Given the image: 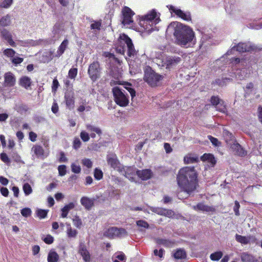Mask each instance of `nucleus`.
I'll return each mask as SVG.
<instances>
[{
    "label": "nucleus",
    "mask_w": 262,
    "mask_h": 262,
    "mask_svg": "<svg viewBox=\"0 0 262 262\" xmlns=\"http://www.w3.org/2000/svg\"><path fill=\"white\" fill-rule=\"evenodd\" d=\"M11 16L9 14L3 16L0 19V26L7 27L9 26L11 23Z\"/></svg>",
    "instance_id": "nucleus-34"
},
{
    "label": "nucleus",
    "mask_w": 262,
    "mask_h": 262,
    "mask_svg": "<svg viewBox=\"0 0 262 262\" xmlns=\"http://www.w3.org/2000/svg\"><path fill=\"white\" fill-rule=\"evenodd\" d=\"M94 200L87 196H83L80 199V203L87 210H90L94 206Z\"/></svg>",
    "instance_id": "nucleus-20"
},
{
    "label": "nucleus",
    "mask_w": 262,
    "mask_h": 262,
    "mask_svg": "<svg viewBox=\"0 0 262 262\" xmlns=\"http://www.w3.org/2000/svg\"><path fill=\"white\" fill-rule=\"evenodd\" d=\"M72 171L75 173H79L81 171V167L79 165H76L75 163L71 164Z\"/></svg>",
    "instance_id": "nucleus-57"
},
{
    "label": "nucleus",
    "mask_w": 262,
    "mask_h": 262,
    "mask_svg": "<svg viewBox=\"0 0 262 262\" xmlns=\"http://www.w3.org/2000/svg\"><path fill=\"white\" fill-rule=\"evenodd\" d=\"M137 175L142 180H147L150 179L152 175V172L150 169L138 170Z\"/></svg>",
    "instance_id": "nucleus-21"
},
{
    "label": "nucleus",
    "mask_w": 262,
    "mask_h": 262,
    "mask_svg": "<svg viewBox=\"0 0 262 262\" xmlns=\"http://www.w3.org/2000/svg\"><path fill=\"white\" fill-rule=\"evenodd\" d=\"M82 164L89 168L92 167V162L89 159L85 158L82 159Z\"/></svg>",
    "instance_id": "nucleus-61"
},
{
    "label": "nucleus",
    "mask_w": 262,
    "mask_h": 262,
    "mask_svg": "<svg viewBox=\"0 0 262 262\" xmlns=\"http://www.w3.org/2000/svg\"><path fill=\"white\" fill-rule=\"evenodd\" d=\"M77 68H72L71 69L68 73L69 77L71 79H75L77 74Z\"/></svg>",
    "instance_id": "nucleus-54"
},
{
    "label": "nucleus",
    "mask_w": 262,
    "mask_h": 262,
    "mask_svg": "<svg viewBox=\"0 0 262 262\" xmlns=\"http://www.w3.org/2000/svg\"><path fill=\"white\" fill-rule=\"evenodd\" d=\"M136 224L138 227H142L145 229H148L149 228V224L148 223L144 220H138L136 222Z\"/></svg>",
    "instance_id": "nucleus-46"
},
{
    "label": "nucleus",
    "mask_w": 262,
    "mask_h": 262,
    "mask_svg": "<svg viewBox=\"0 0 262 262\" xmlns=\"http://www.w3.org/2000/svg\"><path fill=\"white\" fill-rule=\"evenodd\" d=\"M138 170L134 167H125L123 168L124 176L131 181H134V178L137 175Z\"/></svg>",
    "instance_id": "nucleus-18"
},
{
    "label": "nucleus",
    "mask_w": 262,
    "mask_h": 262,
    "mask_svg": "<svg viewBox=\"0 0 262 262\" xmlns=\"http://www.w3.org/2000/svg\"><path fill=\"white\" fill-rule=\"evenodd\" d=\"M181 61V58L177 56H168L164 57L161 61L159 66L170 69L176 67Z\"/></svg>",
    "instance_id": "nucleus-7"
},
{
    "label": "nucleus",
    "mask_w": 262,
    "mask_h": 262,
    "mask_svg": "<svg viewBox=\"0 0 262 262\" xmlns=\"http://www.w3.org/2000/svg\"><path fill=\"white\" fill-rule=\"evenodd\" d=\"M4 85L6 87H12L16 83V78L14 75L8 72L4 75Z\"/></svg>",
    "instance_id": "nucleus-16"
},
{
    "label": "nucleus",
    "mask_w": 262,
    "mask_h": 262,
    "mask_svg": "<svg viewBox=\"0 0 262 262\" xmlns=\"http://www.w3.org/2000/svg\"><path fill=\"white\" fill-rule=\"evenodd\" d=\"M81 146V142L78 137H75L73 142V148L77 150Z\"/></svg>",
    "instance_id": "nucleus-43"
},
{
    "label": "nucleus",
    "mask_w": 262,
    "mask_h": 262,
    "mask_svg": "<svg viewBox=\"0 0 262 262\" xmlns=\"http://www.w3.org/2000/svg\"><path fill=\"white\" fill-rule=\"evenodd\" d=\"M125 39L124 38H122V35L120 36L119 38V40L118 41V44L116 46V51L117 53L124 54V52L126 50V44H124V42Z\"/></svg>",
    "instance_id": "nucleus-24"
},
{
    "label": "nucleus",
    "mask_w": 262,
    "mask_h": 262,
    "mask_svg": "<svg viewBox=\"0 0 262 262\" xmlns=\"http://www.w3.org/2000/svg\"><path fill=\"white\" fill-rule=\"evenodd\" d=\"M232 62L235 63V66L232 72L229 74L231 78L235 77L237 80H242L249 77L252 70L251 63L248 60L235 58L232 59Z\"/></svg>",
    "instance_id": "nucleus-4"
},
{
    "label": "nucleus",
    "mask_w": 262,
    "mask_h": 262,
    "mask_svg": "<svg viewBox=\"0 0 262 262\" xmlns=\"http://www.w3.org/2000/svg\"><path fill=\"white\" fill-rule=\"evenodd\" d=\"M249 28L253 29L258 30L262 28V23H253L249 24Z\"/></svg>",
    "instance_id": "nucleus-58"
},
{
    "label": "nucleus",
    "mask_w": 262,
    "mask_h": 262,
    "mask_svg": "<svg viewBox=\"0 0 262 262\" xmlns=\"http://www.w3.org/2000/svg\"><path fill=\"white\" fill-rule=\"evenodd\" d=\"M90 78L93 81H96L100 77L101 68L98 61H95L91 63L88 71Z\"/></svg>",
    "instance_id": "nucleus-10"
},
{
    "label": "nucleus",
    "mask_w": 262,
    "mask_h": 262,
    "mask_svg": "<svg viewBox=\"0 0 262 262\" xmlns=\"http://www.w3.org/2000/svg\"><path fill=\"white\" fill-rule=\"evenodd\" d=\"M80 136L82 140L84 142L89 141L90 138L89 134L83 130L80 133Z\"/></svg>",
    "instance_id": "nucleus-50"
},
{
    "label": "nucleus",
    "mask_w": 262,
    "mask_h": 262,
    "mask_svg": "<svg viewBox=\"0 0 262 262\" xmlns=\"http://www.w3.org/2000/svg\"><path fill=\"white\" fill-rule=\"evenodd\" d=\"M13 3V0H4L0 4V7L8 8Z\"/></svg>",
    "instance_id": "nucleus-51"
},
{
    "label": "nucleus",
    "mask_w": 262,
    "mask_h": 262,
    "mask_svg": "<svg viewBox=\"0 0 262 262\" xmlns=\"http://www.w3.org/2000/svg\"><path fill=\"white\" fill-rule=\"evenodd\" d=\"M222 256L223 253L221 251H217L212 253L210 256V258L212 260L217 261L222 257Z\"/></svg>",
    "instance_id": "nucleus-41"
},
{
    "label": "nucleus",
    "mask_w": 262,
    "mask_h": 262,
    "mask_svg": "<svg viewBox=\"0 0 262 262\" xmlns=\"http://www.w3.org/2000/svg\"><path fill=\"white\" fill-rule=\"evenodd\" d=\"M166 33L169 35L173 34L177 43L183 47H192L196 42L193 30L178 21L171 23L167 27Z\"/></svg>",
    "instance_id": "nucleus-1"
},
{
    "label": "nucleus",
    "mask_w": 262,
    "mask_h": 262,
    "mask_svg": "<svg viewBox=\"0 0 262 262\" xmlns=\"http://www.w3.org/2000/svg\"><path fill=\"white\" fill-rule=\"evenodd\" d=\"M203 161H207L211 166H214L216 163V160L213 155L211 154H204L201 158Z\"/></svg>",
    "instance_id": "nucleus-28"
},
{
    "label": "nucleus",
    "mask_w": 262,
    "mask_h": 262,
    "mask_svg": "<svg viewBox=\"0 0 262 262\" xmlns=\"http://www.w3.org/2000/svg\"><path fill=\"white\" fill-rule=\"evenodd\" d=\"M115 102L121 106H126L129 102L128 98L125 94V91L119 86H115L112 89Z\"/></svg>",
    "instance_id": "nucleus-6"
},
{
    "label": "nucleus",
    "mask_w": 262,
    "mask_h": 262,
    "mask_svg": "<svg viewBox=\"0 0 262 262\" xmlns=\"http://www.w3.org/2000/svg\"><path fill=\"white\" fill-rule=\"evenodd\" d=\"M173 257L177 259H184L186 257V253L184 250L179 249L173 253Z\"/></svg>",
    "instance_id": "nucleus-32"
},
{
    "label": "nucleus",
    "mask_w": 262,
    "mask_h": 262,
    "mask_svg": "<svg viewBox=\"0 0 262 262\" xmlns=\"http://www.w3.org/2000/svg\"><path fill=\"white\" fill-rule=\"evenodd\" d=\"M139 24L141 27L140 32L150 33L154 31L159 30L157 25L160 21V13L157 10L153 9L149 11L146 14L139 16Z\"/></svg>",
    "instance_id": "nucleus-3"
},
{
    "label": "nucleus",
    "mask_w": 262,
    "mask_h": 262,
    "mask_svg": "<svg viewBox=\"0 0 262 262\" xmlns=\"http://www.w3.org/2000/svg\"><path fill=\"white\" fill-rule=\"evenodd\" d=\"M192 208L195 211L212 212L214 210V209L213 207L206 205L201 203L198 204L196 205L192 206Z\"/></svg>",
    "instance_id": "nucleus-22"
},
{
    "label": "nucleus",
    "mask_w": 262,
    "mask_h": 262,
    "mask_svg": "<svg viewBox=\"0 0 262 262\" xmlns=\"http://www.w3.org/2000/svg\"><path fill=\"white\" fill-rule=\"evenodd\" d=\"M86 129L90 132H95L99 136H100L102 134V131L101 129L97 126L91 125L90 124H88L86 125Z\"/></svg>",
    "instance_id": "nucleus-36"
},
{
    "label": "nucleus",
    "mask_w": 262,
    "mask_h": 262,
    "mask_svg": "<svg viewBox=\"0 0 262 262\" xmlns=\"http://www.w3.org/2000/svg\"><path fill=\"white\" fill-rule=\"evenodd\" d=\"M64 98L67 108L70 110H73L75 106L74 92L72 91L66 92Z\"/></svg>",
    "instance_id": "nucleus-14"
},
{
    "label": "nucleus",
    "mask_w": 262,
    "mask_h": 262,
    "mask_svg": "<svg viewBox=\"0 0 262 262\" xmlns=\"http://www.w3.org/2000/svg\"><path fill=\"white\" fill-rule=\"evenodd\" d=\"M107 161L108 165H110L114 169L119 168L120 163L115 155H108L107 157Z\"/></svg>",
    "instance_id": "nucleus-19"
},
{
    "label": "nucleus",
    "mask_w": 262,
    "mask_h": 262,
    "mask_svg": "<svg viewBox=\"0 0 262 262\" xmlns=\"http://www.w3.org/2000/svg\"><path fill=\"white\" fill-rule=\"evenodd\" d=\"M122 38H124L125 41L124 44H126V48L127 49V54L129 57L134 56L136 54V51L134 48L133 43L131 39L128 37L127 35L123 34L122 35Z\"/></svg>",
    "instance_id": "nucleus-15"
},
{
    "label": "nucleus",
    "mask_w": 262,
    "mask_h": 262,
    "mask_svg": "<svg viewBox=\"0 0 262 262\" xmlns=\"http://www.w3.org/2000/svg\"><path fill=\"white\" fill-rule=\"evenodd\" d=\"M59 175L64 176L67 172V167L64 165H60L58 167Z\"/></svg>",
    "instance_id": "nucleus-49"
},
{
    "label": "nucleus",
    "mask_w": 262,
    "mask_h": 262,
    "mask_svg": "<svg viewBox=\"0 0 262 262\" xmlns=\"http://www.w3.org/2000/svg\"><path fill=\"white\" fill-rule=\"evenodd\" d=\"M254 50L253 46H251L250 43H239L236 46H234L232 47L231 51L227 52L228 54H230L232 50H236L239 52H249Z\"/></svg>",
    "instance_id": "nucleus-13"
},
{
    "label": "nucleus",
    "mask_w": 262,
    "mask_h": 262,
    "mask_svg": "<svg viewBox=\"0 0 262 262\" xmlns=\"http://www.w3.org/2000/svg\"><path fill=\"white\" fill-rule=\"evenodd\" d=\"M231 148L237 155L239 156H244L247 154L246 151L237 143L233 144L231 145Z\"/></svg>",
    "instance_id": "nucleus-25"
},
{
    "label": "nucleus",
    "mask_w": 262,
    "mask_h": 262,
    "mask_svg": "<svg viewBox=\"0 0 262 262\" xmlns=\"http://www.w3.org/2000/svg\"><path fill=\"white\" fill-rule=\"evenodd\" d=\"M23 189L26 195H29L32 192V187L28 183H26L23 185Z\"/></svg>",
    "instance_id": "nucleus-40"
},
{
    "label": "nucleus",
    "mask_w": 262,
    "mask_h": 262,
    "mask_svg": "<svg viewBox=\"0 0 262 262\" xmlns=\"http://www.w3.org/2000/svg\"><path fill=\"white\" fill-rule=\"evenodd\" d=\"M91 110V107L90 106H85L79 105V106L77 108V111L79 113L83 112L84 111L89 112Z\"/></svg>",
    "instance_id": "nucleus-59"
},
{
    "label": "nucleus",
    "mask_w": 262,
    "mask_h": 262,
    "mask_svg": "<svg viewBox=\"0 0 262 262\" xmlns=\"http://www.w3.org/2000/svg\"><path fill=\"white\" fill-rule=\"evenodd\" d=\"M241 258L243 262H257V260L252 255L243 252L241 255Z\"/></svg>",
    "instance_id": "nucleus-29"
},
{
    "label": "nucleus",
    "mask_w": 262,
    "mask_h": 262,
    "mask_svg": "<svg viewBox=\"0 0 262 262\" xmlns=\"http://www.w3.org/2000/svg\"><path fill=\"white\" fill-rule=\"evenodd\" d=\"M254 89V84L252 82H249L248 83L245 88V91L246 94H249L250 93H251Z\"/></svg>",
    "instance_id": "nucleus-53"
},
{
    "label": "nucleus",
    "mask_w": 262,
    "mask_h": 262,
    "mask_svg": "<svg viewBox=\"0 0 262 262\" xmlns=\"http://www.w3.org/2000/svg\"><path fill=\"white\" fill-rule=\"evenodd\" d=\"M100 148V145L97 143H93L90 144L88 148L89 150L97 151Z\"/></svg>",
    "instance_id": "nucleus-60"
},
{
    "label": "nucleus",
    "mask_w": 262,
    "mask_h": 262,
    "mask_svg": "<svg viewBox=\"0 0 262 262\" xmlns=\"http://www.w3.org/2000/svg\"><path fill=\"white\" fill-rule=\"evenodd\" d=\"M179 186L187 194L193 192L198 184L197 173L194 167H185L181 168L177 175Z\"/></svg>",
    "instance_id": "nucleus-2"
},
{
    "label": "nucleus",
    "mask_w": 262,
    "mask_h": 262,
    "mask_svg": "<svg viewBox=\"0 0 262 262\" xmlns=\"http://www.w3.org/2000/svg\"><path fill=\"white\" fill-rule=\"evenodd\" d=\"M23 60H24V59L23 58H20L19 57H14V56L11 59L12 62L16 66L21 63L23 61Z\"/></svg>",
    "instance_id": "nucleus-62"
},
{
    "label": "nucleus",
    "mask_w": 262,
    "mask_h": 262,
    "mask_svg": "<svg viewBox=\"0 0 262 262\" xmlns=\"http://www.w3.org/2000/svg\"><path fill=\"white\" fill-rule=\"evenodd\" d=\"M122 24L127 27H132L133 26L134 21L133 16L135 13L130 8L124 6L122 9Z\"/></svg>",
    "instance_id": "nucleus-8"
},
{
    "label": "nucleus",
    "mask_w": 262,
    "mask_h": 262,
    "mask_svg": "<svg viewBox=\"0 0 262 262\" xmlns=\"http://www.w3.org/2000/svg\"><path fill=\"white\" fill-rule=\"evenodd\" d=\"M59 259L58 254L54 251H50L48 255V262H57Z\"/></svg>",
    "instance_id": "nucleus-35"
},
{
    "label": "nucleus",
    "mask_w": 262,
    "mask_h": 262,
    "mask_svg": "<svg viewBox=\"0 0 262 262\" xmlns=\"http://www.w3.org/2000/svg\"><path fill=\"white\" fill-rule=\"evenodd\" d=\"M198 30L202 34L199 48L202 49H206L212 43V34L204 29H198Z\"/></svg>",
    "instance_id": "nucleus-11"
},
{
    "label": "nucleus",
    "mask_w": 262,
    "mask_h": 262,
    "mask_svg": "<svg viewBox=\"0 0 262 262\" xmlns=\"http://www.w3.org/2000/svg\"><path fill=\"white\" fill-rule=\"evenodd\" d=\"M73 222L75 226L78 228H80L82 225V222L79 217L75 216L74 219H73Z\"/></svg>",
    "instance_id": "nucleus-56"
},
{
    "label": "nucleus",
    "mask_w": 262,
    "mask_h": 262,
    "mask_svg": "<svg viewBox=\"0 0 262 262\" xmlns=\"http://www.w3.org/2000/svg\"><path fill=\"white\" fill-rule=\"evenodd\" d=\"M127 234V232L124 229L111 227L108 228L104 233V235L109 238H114L116 237H121Z\"/></svg>",
    "instance_id": "nucleus-12"
},
{
    "label": "nucleus",
    "mask_w": 262,
    "mask_h": 262,
    "mask_svg": "<svg viewBox=\"0 0 262 262\" xmlns=\"http://www.w3.org/2000/svg\"><path fill=\"white\" fill-rule=\"evenodd\" d=\"M171 15L181 18L184 20L189 21L191 20V14L189 11H184L179 8L169 5L167 6Z\"/></svg>",
    "instance_id": "nucleus-9"
},
{
    "label": "nucleus",
    "mask_w": 262,
    "mask_h": 262,
    "mask_svg": "<svg viewBox=\"0 0 262 262\" xmlns=\"http://www.w3.org/2000/svg\"><path fill=\"white\" fill-rule=\"evenodd\" d=\"M221 100L217 96H212L211 98V102L215 106L218 105Z\"/></svg>",
    "instance_id": "nucleus-64"
},
{
    "label": "nucleus",
    "mask_w": 262,
    "mask_h": 262,
    "mask_svg": "<svg viewBox=\"0 0 262 262\" xmlns=\"http://www.w3.org/2000/svg\"><path fill=\"white\" fill-rule=\"evenodd\" d=\"M67 235L70 238L75 237L77 234V231L75 229H73L71 227L70 224H67Z\"/></svg>",
    "instance_id": "nucleus-37"
},
{
    "label": "nucleus",
    "mask_w": 262,
    "mask_h": 262,
    "mask_svg": "<svg viewBox=\"0 0 262 262\" xmlns=\"http://www.w3.org/2000/svg\"><path fill=\"white\" fill-rule=\"evenodd\" d=\"M1 34L2 38L7 41L11 47H15L16 43L12 39V35L11 32L6 29H3L1 31Z\"/></svg>",
    "instance_id": "nucleus-17"
},
{
    "label": "nucleus",
    "mask_w": 262,
    "mask_h": 262,
    "mask_svg": "<svg viewBox=\"0 0 262 262\" xmlns=\"http://www.w3.org/2000/svg\"><path fill=\"white\" fill-rule=\"evenodd\" d=\"M75 207V204L74 203H70L69 204L65 205L61 209V216L63 218L66 217L69 211Z\"/></svg>",
    "instance_id": "nucleus-31"
},
{
    "label": "nucleus",
    "mask_w": 262,
    "mask_h": 262,
    "mask_svg": "<svg viewBox=\"0 0 262 262\" xmlns=\"http://www.w3.org/2000/svg\"><path fill=\"white\" fill-rule=\"evenodd\" d=\"M199 161L198 157L191 154L186 155L184 158V163L186 164L195 163Z\"/></svg>",
    "instance_id": "nucleus-33"
},
{
    "label": "nucleus",
    "mask_w": 262,
    "mask_h": 262,
    "mask_svg": "<svg viewBox=\"0 0 262 262\" xmlns=\"http://www.w3.org/2000/svg\"><path fill=\"white\" fill-rule=\"evenodd\" d=\"M230 78H217L215 80L214 83L219 85V86H223L226 84V81L228 80H230ZM232 79V78H231Z\"/></svg>",
    "instance_id": "nucleus-45"
},
{
    "label": "nucleus",
    "mask_w": 262,
    "mask_h": 262,
    "mask_svg": "<svg viewBox=\"0 0 262 262\" xmlns=\"http://www.w3.org/2000/svg\"><path fill=\"white\" fill-rule=\"evenodd\" d=\"M156 243L160 245H163L166 247H171L173 246L174 242L168 239L158 238L156 239Z\"/></svg>",
    "instance_id": "nucleus-26"
},
{
    "label": "nucleus",
    "mask_w": 262,
    "mask_h": 262,
    "mask_svg": "<svg viewBox=\"0 0 262 262\" xmlns=\"http://www.w3.org/2000/svg\"><path fill=\"white\" fill-rule=\"evenodd\" d=\"M101 23L100 21H94L91 25V29L92 30H96L99 31L101 29Z\"/></svg>",
    "instance_id": "nucleus-48"
},
{
    "label": "nucleus",
    "mask_w": 262,
    "mask_h": 262,
    "mask_svg": "<svg viewBox=\"0 0 262 262\" xmlns=\"http://www.w3.org/2000/svg\"><path fill=\"white\" fill-rule=\"evenodd\" d=\"M163 78L162 75L156 73L151 67L147 66L145 68L144 80L150 86L154 87L159 85Z\"/></svg>",
    "instance_id": "nucleus-5"
},
{
    "label": "nucleus",
    "mask_w": 262,
    "mask_h": 262,
    "mask_svg": "<svg viewBox=\"0 0 262 262\" xmlns=\"http://www.w3.org/2000/svg\"><path fill=\"white\" fill-rule=\"evenodd\" d=\"M216 110L218 111L226 113L227 112V108L224 102L222 100L218 105L215 106Z\"/></svg>",
    "instance_id": "nucleus-39"
},
{
    "label": "nucleus",
    "mask_w": 262,
    "mask_h": 262,
    "mask_svg": "<svg viewBox=\"0 0 262 262\" xmlns=\"http://www.w3.org/2000/svg\"><path fill=\"white\" fill-rule=\"evenodd\" d=\"M235 239L238 242L242 244L246 245L249 243V241L248 240V236L236 234Z\"/></svg>",
    "instance_id": "nucleus-38"
},
{
    "label": "nucleus",
    "mask_w": 262,
    "mask_h": 262,
    "mask_svg": "<svg viewBox=\"0 0 262 262\" xmlns=\"http://www.w3.org/2000/svg\"><path fill=\"white\" fill-rule=\"evenodd\" d=\"M131 86V84L127 83L125 86V88L129 92L132 98L133 99L136 96V91Z\"/></svg>",
    "instance_id": "nucleus-52"
},
{
    "label": "nucleus",
    "mask_w": 262,
    "mask_h": 262,
    "mask_svg": "<svg viewBox=\"0 0 262 262\" xmlns=\"http://www.w3.org/2000/svg\"><path fill=\"white\" fill-rule=\"evenodd\" d=\"M94 173L95 179L100 180L102 179L103 172L101 169L96 168L95 169Z\"/></svg>",
    "instance_id": "nucleus-44"
},
{
    "label": "nucleus",
    "mask_w": 262,
    "mask_h": 262,
    "mask_svg": "<svg viewBox=\"0 0 262 262\" xmlns=\"http://www.w3.org/2000/svg\"><path fill=\"white\" fill-rule=\"evenodd\" d=\"M3 53L5 56L12 58L14 56L16 52L13 49L8 48L5 49Z\"/></svg>",
    "instance_id": "nucleus-42"
},
{
    "label": "nucleus",
    "mask_w": 262,
    "mask_h": 262,
    "mask_svg": "<svg viewBox=\"0 0 262 262\" xmlns=\"http://www.w3.org/2000/svg\"><path fill=\"white\" fill-rule=\"evenodd\" d=\"M69 45V40L67 39H65L60 44L58 48L56 53L55 55V57H59L64 52L66 49L68 48Z\"/></svg>",
    "instance_id": "nucleus-23"
},
{
    "label": "nucleus",
    "mask_w": 262,
    "mask_h": 262,
    "mask_svg": "<svg viewBox=\"0 0 262 262\" xmlns=\"http://www.w3.org/2000/svg\"><path fill=\"white\" fill-rule=\"evenodd\" d=\"M165 250L163 249H160L159 250L155 249L154 251V255L159 256L160 258H162L164 254Z\"/></svg>",
    "instance_id": "nucleus-63"
},
{
    "label": "nucleus",
    "mask_w": 262,
    "mask_h": 262,
    "mask_svg": "<svg viewBox=\"0 0 262 262\" xmlns=\"http://www.w3.org/2000/svg\"><path fill=\"white\" fill-rule=\"evenodd\" d=\"M31 151L33 152L37 158H41L43 156L44 149L40 145H34L32 147Z\"/></svg>",
    "instance_id": "nucleus-27"
},
{
    "label": "nucleus",
    "mask_w": 262,
    "mask_h": 262,
    "mask_svg": "<svg viewBox=\"0 0 262 262\" xmlns=\"http://www.w3.org/2000/svg\"><path fill=\"white\" fill-rule=\"evenodd\" d=\"M48 210L43 209H38L36 214L40 219H44L47 216Z\"/></svg>",
    "instance_id": "nucleus-47"
},
{
    "label": "nucleus",
    "mask_w": 262,
    "mask_h": 262,
    "mask_svg": "<svg viewBox=\"0 0 262 262\" xmlns=\"http://www.w3.org/2000/svg\"><path fill=\"white\" fill-rule=\"evenodd\" d=\"M31 210L29 208H25L21 210L20 213L21 215L25 217H28L31 214Z\"/></svg>",
    "instance_id": "nucleus-55"
},
{
    "label": "nucleus",
    "mask_w": 262,
    "mask_h": 262,
    "mask_svg": "<svg viewBox=\"0 0 262 262\" xmlns=\"http://www.w3.org/2000/svg\"><path fill=\"white\" fill-rule=\"evenodd\" d=\"M19 83L22 87L28 89L31 86V80L29 77L24 76L20 78Z\"/></svg>",
    "instance_id": "nucleus-30"
}]
</instances>
